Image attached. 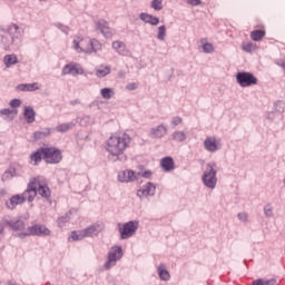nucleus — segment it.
I'll return each mask as SVG.
<instances>
[{"mask_svg":"<svg viewBox=\"0 0 285 285\" xmlns=\"http://www.w3.org/2000/svg\"><path fill=\"white\" fill-rule=\"evenodd\" d=\"M62 75H72V77H77V75H83V68L77 63H69L63 67Z\"/></svg>","mask_w":285,"mask_h":285,"instance_id":"2eb2a0df","label":"nucleus"},{"mask_svg":"<svg viewBox=\"0 0 285 285\" xmlns=\"http://www.w3.org/2000/svg\"><path fill=\"white\" fill-rule=\"evenodd\" d=\"M151 176H153V173L150 170H147L141 175V177H145V179H150Z\"/></svg>","mask_w":285,"mask_h":285,"instance_id":"09e8293b","label":"nucleus"},{"mask_svg":"<svg viewBox=\"0 0 285 285\" xmlns=\"http://www.w3.org/2000/svg\"><path fill=\"white\" fill-rule=\"evenodd\" d=\"M102 45L97 39H88L76 37L73 39V49L78 52H85L86 55H92V52L101 51Z\"/></svg>","mask_w":285,"mask_h":285,"instance_id":"7ed1b4c3","label":"nucleus"},{"mask_svg":"<svg viewBox=\"0 0 285 285\" xmlns=\"http://www.w3.org/2000/svg\"><path fill=\"white\" fill-rule=\"evenodd\" d=\"M275 284H277V279H275V278H271L268 281H264L262 278H258V279L253 282V285H275Z\"/></svg>","mask_w":285,"mask_h":285,"instance_id":"72a5a7b5","label":"nucleus"},{"mask_svg":"<svg viewBox=\"0 0 285 285\" xmlns=\"http://www.w3.org/2000/svg\"><path fill=\"white\" fill-rule=\"evenodd\" d=\"M157 39L159 41H165L166 40V26H160L158 28Z\"/></svg>","mask_w":285,"mask_h":285,"instance_id":"c9c22d12","label":"nucleus"},{"mask_svg":"<svg viewBox=\"0 0 285 285\" xmlns=\"http://www.w3.org/2000/svg\"><path fill=\"white\" fill-rule=\"evenodd\" d=\"M236 81L240 88H250V86H257L258 80L255 75L247 71H242L236 75Z\"/></svg>","mask_w":285,"mask_h":285,"instance_id":"0eeeda50","label":"nucleus"},{"mask_svg":"<svg viewBox=\"0 0 285 285\" xmlns=\"http://www.w3.org/2000/svg\"><path fill=\"white\" fill-rule=\"evenodd\" d=\"M37 193L41 197H45V199H48L50 197V187L46 184V181L37 178Z\"/></svg>","mask_w":285,"mask_h":285,"instance_id":"a211bd4d","label":"nucleus"},{"mask_svg":"<svg viewBox=\"0 0 285 285\" xmlns=\"http://www.w3.org/2000/svg\"><path fill=\"white\" fill-rule=\"evenodd\" d=\"M3 230H6V227L0 223V235H2Z\"/></svg>","mask_w":285,"mask_h":285,"instance_id":"8fccbe9b","label":"nucleus"},{"mask_svg":"<svg viewBox=\"0 0 285 285\" xmlns=\"http://www.w3.org/2000/svg\"><path fill=\"white\" fill-rule=\"evenodd\" d=\"M237 217L240 222H248V214L246 213H239Z\"/></svg>","mask_w":285,"mask_h":285,"instance_id":"37998d69","label":"nucleus"},{"mask_svg":"<svg viewBox=\"0 0 285 285\" xmlns=\"http://www.w3.org/2000/svg\"><path fill=\"white\" fill-rule=\"evenodd\" d=\"M266 37V30H254L250 32V39L253 41H262Z\"/></svg>","mask_w":285,"mask_h":285,"instance_id":"c85d7f7f","label":"nucleus"},{"mask_svg":"<svg viewBox=\"0 0 285 285\" xmlns=\"http://www.w3.org/2000/svg\"><path fill=\"white\" fill-rule=\"evenodd\" d=\"M189 6H202V0H187Z\"/></svg>","mask_w":285,"mask_h":285,"instance_id":"49530a36","label":"nucleus"},{"mask_svg":"<svg viewBox=\"0 0 285 285\" xmlns=\"http://www.w3.org/2000/svg\"><path fill=\"white\" fill-rule=\"evenodd\" d=\"M157 190V187L153 183H147L142 188L138 189L137 197L139 199H144V197H153L155 195V191Z\"/></svg>","mask_w":285,"mask_h":285,"instance_id":"4468645a","label":"nucleus"},{"mask_svg":"<svg viewBox=\"0 0 285 285\" xmlns=\"http://www.w3.org/2000/svg\"><path fill=\"white\" fill-rule=\"evenodd\" d=\"M150 137L153 139H161V137H165V135H168V128L164 125H159L157 127H154L149 131Z\"/></svg>","mask_w":285,"mask_h":285,"instance_id":"f3484780","label":"nucleus"},{"mask_svg":"<svg viewBox=\"0 0 285 285\" xmlns=\"http://www.w3.org/2000/svg\"><path fill=\"white\" fill-rule=\"evenodd\" d=\"M17 236L20 237V239H23L24 237H32V236L48 237L50 236V229H48L46 225L37 224L33 226H29L26 232L20 233Z\"/></svg>","mask_w":285,"mask_h":285,"instance_id":"39448f33","label":"nucleus"},{"mask_svg":"<svg viewBox=\"0 0 285 285\" xmlns=\"http://www.w3.org/2000/svg\"><path fill=\"white\" fill-rule=\"evenodd\" d=\"M130 141H132V139L128 134L111 136L106 142V150L109 155L119 159V157L126 153V149L130 148Z\"/></svg>","mask_w":285,"mask_h":285,"instance_id":"f257e3e1","label":"nucleus"},{"mask_svg":"<svg viewBox=\"0 0 285 285\" xmlns=\"http://www.w3.org/2000/svg\"><path fill=\"white\" fill-rule=\"evenodd\" d=\"M171 124L173 126H179V124H181V118L180 117L173 118Z\"/></svg>","mask_w":285,"mask_h":285,"instance_id":"de8ad7c7","label":"nucleus"},{"mask_svg":"<svg viewBox=\"0 0 285 285\" xmlns=\"http://www.w3.org/2000/svg\"><path fill=\"white\" fill-rule=\"evenodd\" d=\"M45 148V161L46 164H60L63 159V155L57 147H43Z\"/></svg>","mask_w":285,"mask_h":285,"instance_id":"6e6552de","label":"nucleus"},{"mask_svg":"<svg viewBox=\"0 0 285 285\" xmlns=\"http://www.w3.org/2000/svg\"><path fill=\"white\" fill-rule=\"evenodd\" d=\"M205 150L208 153H217L219 150V145H217V138L207 137L204 141Z\"/></svg>","mask_w":285,"mask_h":285,"instance_id":"aec40b11","label":"nucleus"},{"mask_svg":"<svg viewBox=\"0 0 285 285\" xmlns=\"http://www.w3.org/2000/svg\"><path fill=\"white\" fill-rule=\"evenodd\" d=\"M17 90L22 92H33V90H39V83H22L17 86Z\"/></svg>","mask_w":285,"mask_h":285,"instance_id":"a878e982","label":"nucleus"},{"mask_svg":"<svg viewBox=\"0 0 285 285\" xmlns=\"http://www.w3.org/2000/svg\"><path fill=\"white\" fill-rule=\"evenodd\" d=\"M13 110L11 109H2L0 110V115H4L6 117H10L12 115Z\"/></svg>","mask_w":285,"mask_h":285,"instance_id":"c03bdc74","label":"nucleus"},{"mask_svg":"<svg viewBox=\"0 0 285 285\" xmlns=\"http://www.w3.org/2000/svg\"><path fill=\"white\" fill-rule=\"evenodd\" d=\"M127 90H137L138 85L137 82H131L129 85L126 86Z\"/></svg>","mask_w":285,"mask_h":285,"instance_id":"a18cd8bd","label":"nucleus"},{"mask_svg":"<svg viewBox=\"0 0 285 285\" xmlns=\"http://www.w3.org/2000/svg\"><path fill=\"white\" fill-rule=\"evenodd\" d=\"M139 19L144 21L145 23H149L150 26H158L159 24V18L154 17L148 13H140Z\"/></svg>","mask_w":285,"mask_h":285,"instance_id":"393cba45","label":"nucleus"},{"mask_svg":"<svg viewBox=\"0 0 285 285\" xmlns=\"http://www.w3.org/2000/svg\"><path fill=\"white\" fill-rule=\"evenodd\" d=\"M2 224H6V226H9L11 230H14V233H26L28 229H26V223L22 219H8L7 217L2 218Z\"/></svg>","mask_w":285,"mask_h":285,"instance_id":"f8f14e48","label":"nucleus"},{"mask_svg":"<svg viewBox=\"0 0 285 285\" xmlns=\"http://www.w3.org/2000/svg\"><path fill=\"white\" fill-rule=\"evenodd\" d=\"M21 204H26V200H23V196L21 195H13L9 202L6 203V206L9 210H14L17 206H21Z\"/></svg>","mask_w":285,"mask_h":285,"instance_id":"6ab92c4d","label":"nucleus"},{"mask_svg":"<svg viewBox=\"0 0 285 285\" xmlns=\"http://www.w3.org/2000/svg\"><path fill=\"white\" fill-rule=\"evenodd\" d=\"M243 50H244L245 52H253V50H254L253 43H246V45H244V46H243Z\"/></svg>","mask_w":285,"mask_h":285,"instance_id":"79ce46f5","label":"nucleus"},{"mask_svg":"<svg viewBox=\"0 0 285 285\" xmlns=\"http://www.w3.org/2000/svg\"><path fill=\"white\" fill-rule=\"evenodd\" d=\"M203 50H204V52H214V51H215V48L213 47L212 43H205V45L203 46Z\"/></svg>","mask_w":285,"mask_h":285,"instance_id":"58836bf2","label":"nucleus"},{"mask_svg":"<svg viewBox=\"0 0 285 285\" xmlns=\"http://www.w3.org/2000/svg\"><path fill=\"white\" fill-rule=\"evenodd\" d=\"M52 130L50 128H45L41 131L33 132L35 141H39L41 139H46V137H50Z\"/></svg>","mask_w":285,"mask_h":285,"instance_id":"cd10ccee","label":"nucleus"},{"mask_svg":"<svg viewBox=\"0 0 285 285\" xmlns=\"http://www.w3.org/2000/svg\"><path fill=\"white\" fill-rule=\"evenodd\" d=\"M3 63H4L6 68H11V66H16V63H19V59L17 58V55H14V53L7 55L3 58Z\"/></svg>","mask_w":285,"mask_h":285,"instance_id":"bb28decb","label":"nucleus"},{"mask_svg":"<svg viewBox=\"0 0 285 285\" xmlns=\"http://www.w3.org/2000/svg\"><path fill=\"white\" fill-rule=\"evenodd\" d=\"M174 141H186V134L184 131H175L173 134Z\"/></svg>","mask_w":285,"mask_h":285,"instance_id":"f704fd0d","label":"nucleus"},{"mask_svg":"<svg viewBox=\"0 0 285 285\" xmlns=\"http://www.w3.org/2000/svg\"><path fill=\"white\" fill-rule=\"evenodd\" d=\"M42 159L45 160V148L41 147L37 151L30 155V161H33V166H39Z\"/></svg>","mask_w":285,"mask_h":285,"instance_id":"412c9836","label":"nucleus"},{"mask_svg":"<svg viewBox=\"0 0 285 285\" xmlns=\"http://www.w3.org/2000/svg\"><path fill=\"white\" fill-rule=\"evenodd\" d=\"M1 197H6V190L4 189H0V198Z\"/></svg>","mask_w":285,"mask_h":285,"instance_id":"3c124183","label":"nucleus"},{"mask_svg":"<svg viewBox=\"0 0 285 285\" xmlns=\"http://www.w3.org/2000/svg\"><path fill=\"white\" fill-rule=\"evenodd\" d=\"M137 179V175L135 174L134 170H124L118 174V181L122 184H128L130 181H135Z\"/></svg>","mask_w":285,"mask_h":285,"instance_id":"dca6fc26","label":"nucleus"},{"mask_svg":"<svg viewBox=\"0 0 285 285\" xmlns=\"http://www.w3.org/2000/svg\"><path fill=\"white\" fill-rule=\"evenodd\" d=\"M96 28L106 37V39L112 38V35H115V30L110 28L108 24V21L100 19L96 22Z\"/></svg>","mask_w":285,"mask_h":285,"instance_id":"ddd939ff","label":"nucleus"},{"mask_svg":"<svg viewBox=\"0 0 285 285\" xmlns=\"http://www.w3.org/2000/svg\"><path fill=\"white\" fill-rule=\"evenodd\" d=\"M10 106H11V108H19V106H21V100L20 99H12L10 101Z\"/></svg>","mask_w":285,"mask_h":285,"instance_id":"a19ab883","label":"nucleus"},{"mask_svg":"<svg viewBox=\"0 0 285 285\" xmlns=\"http://www.w3.org/2000/svg\"><path fill=\"white\" fill-rule=\"evenodd\" d=\"M68 222H70V216H68V215L62 216L58 219V226H60V228H62V226H66V224H68Z\"/></svg>","mask_w":285,"mask_h":285,"instance_id":"e433bc0d","label":"nucleus"},{"mask_svg":"<svg viewBox=\"0 0 285 285\" xmlns=\"http://www.w3.org/2000/svg\"><path fill=\"white\" fill-rule=\"evenodd\" d=\"M158 275H159L160 279H163L164 282H168V279H170V273H168V271H166V267H164V265H159Z\"/></svg>","mask_w":285,"mask_h":285,"instance_id":"2f4dec72","label":"nucleus"},{"mask_svg":"<svg viewBox=\"0 0 285 285\" xmlns=\"http://www.w3.org/2000/svg\"><path fill=\"white\" fill-rule=\"evenodd\" d=\"M21 37H23V32H21L19 26L10 24L1 36V42L4 46V50L19 48L21 46Z\"/></svg>","mask_w":285,"mask_h":285,"instance_id":"f03ea898","label":"nucleus"},{"mask_svg":"<svg viewBox=\"0 0 285 285\" xmlns=\"http://www.w3.org/2000/svg\"><path fill=\"white\" fill-rule=\"evenodd\" d=\"M121 257H124V250L121 249V247H112L108 254V259L105 263L106 271H110V267L115 266V264H117V261L121 259Z\"/></svg>","mask_w":285,"mask_h":285,"instance_id":"9d476101","label":"nucleus"},{"mask_svg":"<svg viewBox=\"0 0 285 285\" xmlns=\"http://www.w3.org/2000/svg\"><path fill=\"white\" fill-rule=\"evenodd\" d=\"M110 75V66H100L96 69V76L99 78L108 77Z\"/></svg>","mask_w":285,"mask_h":285,"instance_id":"c756f323","label":"nucleus"},{"mask_svg":"<svg viewBox=\"0 0 285 285\" xmlns=\"http://www.w3.org/2000/svg\"><path fill=\"white\" fill-rule=\"evenodd\" d=\"M100 95L102 99H112V97H115V90H112L111 88H102L100 90Z\"/></svg>","mask_w":285,"mask_h":285,"instance_id":"473e14b6","label":"nucleus"},{"mask_svg":"<svg viewBox=\"0 0 285 285\" xmlns=\"http://www.w3.org/2000/svg\"><path fill=\"white\" fill-rule=\"evenodd\" d=\"M160 166L165 173H170V170H175V160L170 157H165L161 159Z\"/></svg>","mask_w":285,"mask_h":285,"instance_id":"5701e85b","label":"nucleus"},{"mask_svg":"<svg viewBox=\"0 0 285 285\" xmlns=\"http://www.w3.org/2000/svg\"><path fill=\"white\" fill-rule=\"evenodd\" d=\"M104 230V225L95 224L86 229L72 232L70 238L73 242H79L81 239H85V237H95V235H99Z\"/></svg>","mask_w":285,"mask_h":285,"instance_id":"20e7f679","label":"nucleus"},{"mask_svg":"<svg viewBox=\"0 0 285 285\" xmlns=\"http://www.w3.org/2000/svg\"><path fill=\"white\" fill-rule=\"evenodd\" d=\"M264 213L266 217H273V207H271V205L265 206Z\"/></svg>","mask_w":285,"mask_h":285,"instance_id":"ea45409f","label":"nucleus"},{"mask_svg":"<svg viewBox=\"0 0 285 285\" xmlns=\"http://www.w3.org/2000/svg\"><path fill=\"white\" fill-rule=\"evenodd\" d=\"M137 228H139V223L132 220L122 226L119 225L120 239H130L137 233Z\"/></svg>","mask_w":285,"mask_h":285,"instance_id":"1a4fd4ad","label":"nucleus"},{"mask_svg":"<svg viewBox=\"0 0 285 285\" xmlns=\"http://www.w3.org/2000/svg\"><path fill=\"white\" fill-rule=\"evenodd\" d=\"M73 127H75V122H66V124L58 125L56 127V130L57 132H68V130H72Z\"/></svg>","mask_w":285,"mask_h":285,"instance_id":"7c9ffc66","label":"nucleus"},{"mask_svg":"<svg viewBox=\"0 0 285 285\" xmlns=\"http://www.w3.org/2000/svg\"><path fill=\"white\" fill-rule=\"evenodd\" d=\"M112 48L118 52V55H121L122 57H127L128 55V48L126 47V43L121 41H114L112 42Z\"/></svg>","mask_w":285,"mask_h":285,"instance_id":"b1692460","label":"nucleus"},{"mask_svg":"<svg viewBox=\"0 0 285 285\" xmlns=\"http://www.w3.org/2000/svg\"><path fill=\"white\" fill-rule=\"evenodd\" d=\"M23 117L27 120V122L35 124L37 117L35 108H32L31 106L24 107Z\"/></svg>","mask_w":285,"mask_h":285,"instance_id":"4be33fe9","label":"nucleus"},{"mask_svg":"<svg viewBox=\"0 0 285 285\" xmlns=\"http://www.w3.org/2000/svg\"><path fill=\"white\" fill-rule=\"evenodd\" d=\"M217 165L209 163L203 175V183L207 188H215L217 186Z\"/></svg>","mask_w":285,"mask_h":285,"instance_id":"423d86ee","label":"nucleus"},{"mask_svg":"<svg viewBox=\"0 0 285 285\" xmlns=\"http://www.w3.org/2000/svg\"><path fill=\"white\" fill-rule=\"evenodd\" d=\"M37 178H31L27 185V189L21 194L24 202L32 203L37 197Z\"/></svg>","mask_w":285,"mask_h":285,"instance_id":"9b49d317","label":"nucleus"},{"mask_svg":"<svg viewBox=\"0 0 285 285\" xmlns=\"http://www.w3.org/2000/svg\"><path fill=\"white\" fill-rule=\"evenodd\" d=\"M151 8H154V10H163L164 6L161 4V0H153Z\"/></svg>","mask_w":285,"mask_h":285,"instance_id":"4c0bfd02","label":"nucleus"}]
</instances>
